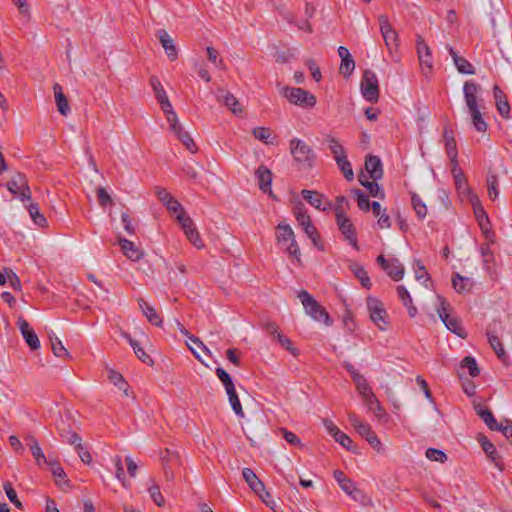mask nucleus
<instances>
[{"label": "nucleus", "mask_w": 512, "mask_h": 512, "mask_svg": "<svg viewBox=\"0 0 512 512\" xmlns=\"http://www.w3.org/2000/svg\"><path fill=\"white\" fill-rule=\"evenodd\" d=\"M305 312L315 321L323 322L327 326L332 325V319L326 309L321 306L307 291L301 290L298 293Z\"/></svg>", "instance_id": "nucleus-1"}, {"label": "nucleus", "mask_w": 512, "mask_h": 512, "mask_svg": "<svg viewBox=\"0 0 512 512\" xmlns=\"http://www.w3.org/2000/svg\"><path fill=\"white\" fill-rule=\"evenodd\" d=\"M290 152L301 168L310 169L313 167L316 155L313 149L304 141L298 138L290 140Z\"/></svg>", "instance_id": "nucleus-2"}, {"label": "nucleus", "mask_w": 512, "mask_h": 512, "mask_svg": "<svg viewBox=\"0 0 512 512\" xmlns=\"http://www.w3.org/2000/svg\"><path fill=\"white\" fill-rule=\"evenodd\" d=\"M281 94L291 104L302 108H312L316 105V97L302 88L284 87L281 90Z\"/></svg>", "instance_id": "nucleus-3"}, {"label": "nucleus", "mask_w": 512, "mask_h": 512, "mask_svg": "<svg viewBox=\"0 0 512 512\" xmlns=\"http://www.w3.org/2000/svg\"><path fill=\"white\" fill-rule=\"evenodd\" d=\"M438 300L440 302L439 307L437 308L438 315L446 328L459 336L462 339L467 337V333L464 328L461 326V322L458 318L450 316L448 310L450 308V304L445 300L444 297L438 296Z\"/></svg>", "instance_id": "nucleus-4"}, {"label": "nucleus", "mask_w": 512, "mask_h": 512, "mask_svg": "<svg viewBox=\"0 0 512 512\" xmlns=\"http://www.w3.org/2000/svg\"><path fill=\"white\" fill-rule=\"evenodd\" d=\"M361 93L365 100L377 103L379 100V86L376 74L371 70H365L361 80Z\"/></svg>", "instance_id": "nucleus-5"}, {"label": "nucleus", "mask_w": 512, "mask_h": 512, "mask_svg": "<svg viewBox=\"0 0 512 512\" xmlns=\"http://www.w3.org/2000/svg\"><path fill=\"white\" fill-rule=\"evenodd\" d=\"M336 222L339 230L343 234L344 238L357 250V235L356 230L351 222L350 218L347 217L343 209L336 208Z\"/></svg>", "instance_id": "nucleus-6"}, {"label": "nucleus", "mask_w": 512, "mask_h": 512, "mask_svg": "<svg viewBox=\"0 0 512 512\" xmlns=\"http://www.w3.org/2000/svg\"><path fill=\"white\" fill-rule=\"evenodd\" d=\"M366 302L367 309L373 323L377 325L380 330H385L387 325V312L383 306V303L374 297H368Z\"/></svg>", "instance_id": "nucleus-7"}, {"label": "nucleus", "mask_w": 512, "mask_h": 512, "mask_svg": "<svg viewBox=\"0 0 512 512\" xmlns=\"http://www.w3.org/2000/svg\"><path fill=\"white\" fill-rule=\"evenodd\" d=\"M177 220L181 225L187 239L197 248L201 249L204 247V243L200 237L199 232L197 231L193 220L185 215V213H181L177 215Z\"/></svg>", "instance_id": "nucleus-8"}, {"label": "nucleus", "mask_w": 512, "mask_h": 512, "mask_svg": "<svg viewBox=\"0 0 512 512\" xmlns=\"http://www.w3.org/2000/svg\"><path fill=\"white\" fill-rule=\"evenodd\" d=\"M378 21L384 42L392 53L398 47V33L393 29L386 15H379Z\"/></svg>", "instance_id": "nucleus-9"}, {"label": "nucleus", "mask_w": 512, "mask_h": 512, "mask_svg": "<svg viewBox=\"0 0 512 512\" xmlns=\"http://www.w3.org/2000/svg\"><path fill=\"white\" fill-rule=\"evenodd\" d=\"M498 329H501V323L497 320H494L492 323L489 324L487 328V337L488 342L492 349L495 351L497 357L504 363L507 364L508 362V356L503 348V345L498 338V336L495 335V333L498 331Z\"/></svg>", "instance_id": "nucleus-10"}, {"label": "nucleus", "mask_w": 512, "mask_h": 512, "mask_svg": "<svg viewBox=\"0 0 512 512\" xmlns=\"http://www.w3.org/2000/svg\"><path fill=\"white\" fill-rule=\"evenodd\" d=\"M481 86L472 81H466L463 85L464 100L468 110L481 108L482 99L479 98Z\"/></svg>", "instance_id": "nucleus-11"}, {"label": "nucleus", "mask_w": 512, "mask_h": 512, "mask_svg": "<svg viewBox=\"0 0 512 512\" xmlns=\"http://www.w3.org/2000/svg\"><path fill=\"white\" fill-rule=\"evenodd\" d=\"M18 328L27 343V345L31 348V350H37L40 347V341L38 336L32 327H30L29 323L22 317H18L17 320Z\"/></svg>", "instance_id": "nucleus-12"}, {"label": "nucleus", "mask_w": 512, "mask_h": 512, "mask_svg": "<svg viewBox=\"0 0 512 512\" xmlns=\"http://www.w3.org/2000/svg\"><path fill=\"white\" fill-rule=\"evenodd\" d=\"M118 244L123 254L132 261H138L144 256V252L139 247L122 236H118Z\"/></svg>", "instance_id": "nucleus-13"}, {"label": "nucleus", "mask_w": 512, "mask_h": 512, "mask_svg": "<svg viewBox=\"0 0 512 512\" xmlns=\"http://www.w3.org/2000/svg\"><path fill=\"white\" fill-rule=\"evenodd\" d=\"M416 46L419 62L422 69L426 67L428 72H430L433 67L430 48L428 47V45L425 43L421 36H418Z\"/></svg>", "instance_id": "nucleus-14"}, {"label": "nucleus", "mask_w": 512, "mask_h": 512, "mask_svg": "<svg viewBox=\"0 0 512 512\" xmlns=\"http://www.w3.org/2000/svg\"><path fill=\"white\" fill-rule=\"evenodd\" d=\"M156 35H157L162 47L164 48V50L167 54V57L171 61L176 60L178 57V51L174 44L173 39L170 37L168 32L165 29H160L157 31Z\"/></svg>", "instance_id": "nucleus-15"}, {"label": "nucleus", "mask_w": 512, "mask_h": 512, "mask_svg": "<svg viewBox=\"0 0 512 512\" xmlns=\"http://www.w3.org/2000/svg\"><path fill=\"white\" fill-rule=\"evenodd\" d=\"M479 442L482 446V449L487 454V456L490 458V460L494 463V465L499 469H504V463L501 459V456L498 454L496 447L494 444L485 436H482L479 439Z\"/></svg>", "instance_id": "nucleus-16"}, {"label": "nucleus", "mask_w": 512, "mask_h": 512, "mask_svg": "<svg viewBox=\"0 0 512 512\" xmlns=\"http://www.w3.org/2000/svg\"><path fill=\"white\" fill-rule=\"evenodd\" d=\"M447 50L452 57L454 65L456 66L459 73L467 75L475 74V68L468 60L458 55L457 52L449 45H447Z\"/></svg>", "instance_id": "nucleus-17"}, {"label": "nucleus", "mask_w": 512, "mask_h": 512, "mask_svg": "<svg viewBox=\"0 0 512 512\" xmlns=\"http://www.w3.org/2000/svg\"><path fill=\"white\" fill-rule=\"evenodd\" d=\"M138 305L143 313V315L147 318L150 324L162 327L163 320L159 313L151 306L148 302H146L143 298L138 299Z\"/></svg>", "instance_id": "nucleus-18"}, {"label": "nucleus", "mask_w": 512, "mask_h": 512, "mask_svg": "<svg viewBox=\"0 0 512 512\" xmlns=\"http://www.w3.org/2000/svg\"><path fill=\"white\" fill-rule=\"evenodd\" d=\"M333 475L335 480L338 482L340 488L346 494L352 496L354 500H357L356 494L360 493V491L356 488L352 480L347 478L345 474L340 470H335Z\"/></svg>", "instance_id": "nucleus-19"}, {"label": "nucleus", "mask_w": 512, "mask_h": 512, "mask_svg": "<svg viewBox=\"0 0 512 512\" xmlns=\"http://www.w3.org/2000/svg\"><path fill=\"white\" fill-rule=\"evenodd\" d=\"M365 169L373 180H379L383 176L382 163L378 156H367L365 160Z\"/></svg>", "instance_id": "nucleus-20"}, {"label": "nucleus", "mask_w": 512, "mask_h": 512, "mask_svg": "<svg viewBox=\"0 0 512 512\" xmlns=\"http://www.w3.org/2000/svg\"><path fill=\"white\" fill-rule=\"evenodd\" d=\"M255 176L258 179L260 190L264 193H269L270 195H272V172L267 167L261 165L255 171Z\"/></svg>", "instance_id": "nucleus-21"}, {"label": "nucleus", "mask_w": 512, "mask_h": 512, "mask_svg": "<svg viewBox=\"0 0 512 512\" xmlns=\"http://www.w3.org/2000/svg\"><path fill=\"white\" fill-rule=\"evenodd\" d=\"M474 214L482 232L485 234L487 239L491 240V237L493 236L491 224L482 204L475 205Z\"/></svg>", "instance_id": "nucleus-22"}, {"label": "nucleus", "mask_w": 512, "mask_h": 512, "mask_svg": "<svg viewBox=\"0 0 512 512\" xmlns=\"http://www.w3.org/2000/svg\"><path fill=\"white\" fill-rule=\"evenodd\" d=\"M242 475L245 482L248 484V486L254 493L265 492L264 483L258 478V476L252 469L244 468L242 470Z\"/></svg>", "instance_id": "nucleus-23"}, {"label": "nucleus", "mask_w": 512, "mask_h": 512, "mask_svg": "<svg viewBox=\"0 0 512 512\" xmlns=\"http://www.w3.org/2000/svg\"><path fill=\"white\" fill-rule=\"evenodd\" d=\"M358 180H359L360 184L362 186H364L369 191V194L372 197H377L380 199L385 198V193H384L383 189L376 182L377 180L368 181L367 176L363 172H361L359 174Z\"/></svg>", "instance_id": "nucleus-24"}, {"label": "nucleus", "mask_w": 512, "mask_h": 512, "mask_svg": "<svg viewBox=\"0 0 512 512\" xmlns=\"http://www.w3.org/2000/svg\"><path fill=\"white\" fill-rule=\"evenodd\" d=\"M53 91H54L55 101H56V105H57V109H58L59 113L63 116H67L68 113L70 112V107L68 104V100H67L66 96L64 95L60 84L55 83L53 85Z\"/></svg>", "instance_id": "nucleus-25"}, {"label": "nucleus", "mask_w": 512, "mask_h": 512, "mask_svg": "<svg viewBox=\"0 0 512 512\" xmlns=\"http://www.w3.org/2000/svg\"><path fill=\"white\" fill-rule=\"evenodd\" d=\"M452 285L458 293H468L472 290L474 282L469 277H463L459 273L452 276Z\"/></svg>", "instance_id": "nucleus-26"}, {"label": "nucleus", "mask_w": 512, "mask_h": 512, "mask_svg": "<svg viewBox=\"0 0 512 512\" xmlns=\"http://www.w3.org/2000/svg\"><path fill=\"white\" fill-rule=\"evenodd\" d=\"M219 102H222L233 114L240 115L243 111L238 99L230 92L218 95Z\"/></svg>", "instance_id": "nucleus-27"}, {"label": "nucleus", "mask_w": 512, "mask_h": 512, "mask_svg": "<svg viewBox=\"0 0 512 512\" xmlns=\"http://www.w3.org/2000/svg\"><path fill=\"white\" fill-rule=\"evenodd\" d=\"M301 195H302L303 199H305L313 207H315L319 210H326V207L322 206L323 201H324V196L322 194H320L319 192L303 189L301 191Z\"/></svg>", "instance_id": "nucleus-28"}, {"label": "nucleus", "mask_w": 512, "mask_h": 512, "mask_svg": "<svg viewBox=\"0 0 512 512\" xmlns=\"http://www.w3.org/2000/svg\"><path fill=\"white\" fill-rule=\"evenodd\" d=\"M476 414L485 422L489 429L495 430L498 428V424L496 419L494 418L492 412L482 406L481 404H477L474 406Z\"/></svg>", "instance_id": "nucleus-29"}, {"label": "nucleus", "mask_w": 512, "mask_h": 512, "mask_svg": "<svg viewBox=\"0 0 512 512\" xmlns=\"http://www.w3.org/2000/svg\"><path fill=\"white\" fill-rule=\"evenodd\" d=\"M398 297L402 300L403 305L407 308L410 317H415L417 314V308L413 305L412 297L408 290L400 285L397 287Z\"/></svg>", "instance_id": "nucleus-30"}, {"label": "nucleus", "mask_w": 512, "mask_h": 512, "mask_svg": "<svg viewBox=\"0 0 512 512\" xmlns=\"http://www.w3.org/2000/svg\"><path fill=\"white\" fill-rule=\"evenodd\" d=\"M387 274L395 281H399L404 276V266L400 263L398 259L389 260L388 265L385 267Z\"/></svg>", "instance_id": "nucleus-31"}, {"label": "nucleus", "mask_w": 512, "mask_h": 512, "mask_svg": "<svg viewBox=\"0 0 512 512\" xmlns=\"http://www.w3.org/2000/svg\"><path fill=\"white\" fill-rule=\"evenodd\" d=\"M350 270L353 272L355 277L360 281L361 285L364 288H366V289L371 288L372 283L370 281L367 271L365 270V268L362 265L354 262L350 265Z\"/></svg>", "instance_id": "nucleus-32"}, {"label": "nucleus", "mask_w": 512, "mask_h": 512, "mask_svg": "<svg viewBox=\"0 0 512 512\" xmlns=\"http://www.w3.org/2000/svg\"><path fill=\"white\" fill-rule=\"evenodd\" d=\"M53 354L59 358H71L69 351L65 348L62 341L55 335L49 334Z\"/></svg>", "instance_id": "nucleus-33"}, {"label": "nucleus", "mask_w": 512, "mask_h": 512, "mask_svg": "<svg viewBox=\"0 0 512 512\" xmlns=\"http://www.w3.org/2000/svg\"><path fill=\"white\" fill-rule=\"evenodd\" d=\"M327 143L336 162H338V159H344L347 157L344 147L340 144V142L337 139H335L334 137H328Z\"/></svg>", "instance_id": "nucleus-34"}, {"label": "nucleus", "mask_w": 512, "mask_h": 512, "mask_svg": "<svg viewBox=\"0 0 512 512\" xmlns=\"http://www.w3.org/2000/svg\"><path fill=\"white\" fill-rule=\"evenodd\" d=\"M468 111L471 115V121L474 128L478 132H485L487 130L488 125L486 121L483 119L481 108H474Z\"/></svg>", "instance_id": "nucleus-35"}, {"label": "nucleus", "mask_w": 512, "mask_h": 512, "mask_svg": "<svg viewBox=\"0 0 512 512\" xmlns=\"http://www.w3.org/2000/svg\"><path fill=\"white\" fill-rule=\"evenodd\" d=\"M225 390H226V393L228 395L229 403H230L233 411L235 412V414L237 416H239V417H244V412H243V409H242V405H241L240 400L238 398V395L236 393L235 386L230 387V388L225 389Z\"/></svg>", "instance_id": "nucleus-36"}, {"label": "nucleus", "mask_w": 512, "mask_h": 512, "mask_svg": "<svg viewBox=\"0 0 512 512\" xmlns=\"http://www.w3.org/2000/svg\"><path fill=\"white\" fill-rule=\"evenodd\" d=\"M26 177L17 172L8 182L7 189L14 195L18 194V191L26 184Z\"/></svg>", "instance_id": "nucleus-37"}, {"label": "nucleus", "mask_w": 512, "mask_h": 512, "mask_svg": "<svg viewBox=\"0 0 512 512\" xmlns=\"http://www.w3.org/2000/svg\"><path fill=\"white\" fill-rule=\"evenodd\" d=\"M28 208V211H29V214H30V217L32 218L33 222L40 226V227H45L47 226V219L45 218V216L40 212L39 210V207H38V204L36 203H31L29 204V206L27 207Z\"/></svg>", "instance_id": "nucleus-38"}, {"label": "nucleus", "mask_w": 512, "mask_h": 512, "mask_svg": "<svg viewBox=\"0 0 512 512\" xmlns=\"http://www.w3.org/2000/svg\"><path fill=\"white\" fill-rule=\"evenodd\" d=\"M294 214H295L298 224L302 227L303 230L305 229V227H309L312 224L311 218L306 213V210L304 209V206L302 203H300L295 208Z\"/></svg>", "instance_id": "nucleus-39"}, {"label": "nucleus", "mask_w": 512, "mask_h": 512, "mask_svg": "<svg viewBox=\"0 0 512 512\" xmlns=\"http://www.w3.org/2000/svg\"><path fill=\"white\" fill-rule=\"evenodd\" d=\"M254 137L258 139L259 141L264 142L265 144H274L273 140L269 139H275V137H272V130L268 127H257L254 128L252 131Z\"/></svg>", "instance_id": "nucleus-40"}, {"label": "nucleus", "mask_w": 512, "mask_h": 512, "mask_svg": "<svg viewBox=\"0 0 512 512\" xmlns=\"http://www.w3.org/2000/svg\"><path fill=\"white\" fill-rule=\"evenodd\" d=\"M150 482H151V485L147 489L148 493H149L150 497L152 498V500L154 501V503L157 506L161 507V506L164 505L165 500H164V497L162 496V494L160 492V487L155 482L154 479H151Z\"/></svg>", "instance_id": "nucleus-41"}, {"label": "nucleus", "mask_w": 512, "mask_h": 512, "mask_svg": "<svg viewBox=\"0 0 512 512\" xmlns=\"http://www.w3.org/2000/svg\"><path fill=\"white\" fill-rule=\"evenodd\" d=\"M277 229L280 231V233L277 235V241L279 243L290 242V240L295 238L294 232H293L292 228L290 227V225L280 223L277 226Z\"/></svg>", "instance_id": "nucleus-42"}, {"label": "nucleus", "mask_w": 512, "mask_h": 512, "mask_svg": "<svg viewBox=\"0 0 512 512\" xmlns=\"http://www.w3.org/2000/svg\"><path fill=\"white\" fill-rule=\"evenodd\" d=\"M356 389L363 398L367 397L368 394L372 393L371 387L367 383V380L363 375H359L353 379Z\"/></svg>", "instance_id": "nucleus-43"}, {"label": "nucleus", "mask_w": 512, "mask_h": 512, "mask_svg": "<svg viewBox=\"0 0 512 512\" xmlns=\"http://www.w3.org/2000/svg\"><path fill=\"white\" fill-rule=\"evenodd\" d=\"M461 368H467L471 377H476L480 374V369L476 363L475 358L466 356L460 363Z\"/></svg>", "instance_id": "nucleus-44"}, {"label": "nucleus", "mask_w": 512, "mask_h": 512, "mask_svg": "<svg viewBox=\"0 0 512 512\" xmlns=\"http://www.w3.org/2000/svg\"><path fill=\"white\" fill-rule=\"evenodd\" d=\"M150 85L155 93L157 101L166 100L168 98L160 80L156 76L150 78Z\"/></svg>", "instance_id": "nucleus-45"}, {"label": "nucleus", "mask_w": 512, "mask_h": 512, "mask_svg": "<svg viewBox=\"0 0 512 512\" xmlns=\"http://www.w3.org/2000/svg\"><path fill=\"white\" fill-rule=\"evenodd\" d=\"M445 146L448 156L451 158L452 163H457L456 141L453 136H449L447 132L444 134Z\"/></svg>", "instance_id": "nucleus-46"}, {"label": "nucleus", "mask_w": 512, "mask_h": 512, "mask_svg": "<svg viewBox=\"0 0 512 512\" xmlns=\"http://www.w3.org/2000/svg\"><path fill=\"white\" fill-rule=\"evenodd\" d=\"M304 232L311 239L313 245L318 250H321V251L324 250V246L320 240L319 233L313 224H311L309 227H305Z\"/></svg>", "instance_id": "nucleus-47"}, {"label": "nucleus", "mask_w": 512, "mask_h": 512, "mask_svg": "<svg viewBox=\"0 0 512 512\" xmlns=\"http://www.w3.org/2000/svg\"><path fill=\"white\" fill-rule=\"evenodd\" d=\"M411 200H412V205H413V208H414L417 216L420 219H424L427 214V208H426L425 203H423L422 199L415 193L412 194Z\"/></svg>", "instance_id": "nucleus-48"}, {"label": "nucleus", "mask_w": 512, "mask_h": 512, "mask_svg": "<svg viewBox=\"0 0 512 512\" xmlns=\"http://www.w3.org/2000/svg\"><path fill=\"white\" fill-rule=\"evenodd\" d=\"M336 164L348 181H352L354 179V172L347 157L344 159H338Z\"/></svg>", "instance_id": "nucleus-49"}, {"label": "nucleus", "mask_w": 512, "mask_h": 512, "mask_svg": "<svg viewBox=\"0 0 512 512\" xmlns=\"http://www.w3.org/2000/svg\"><path fill=\"white\" fill-rule=\"evenodd\" d=\"M176 136L191 153H196L197 146L191 136L184 129L177 133Z\"/></svg>", "instance_id": "nucleus-50"}, {"label": "nucleus", "mask_w": 512, "mask_h": 512, "mask_svg": "<svg viewBox=\"0 0 512 512\" xmlns=\"http://www.w3.org/2000/svg\"><path fill=\"white\" fill-rule=\"evenodd\" d=\"M352 193L355 195L358 207L362 211H369L371 202L368 199V196L360 189L352 190Z\"/></svg>", "instance_id": "nucleus-51"}, {"label": "nucleus", "mask_w": 512, "mask_h": 512, "mask_svg": "<svg viewBox=\"0 0 512 512\" xmlns=\"http://www.w3.org/2000/svg\"><path fill=\"white\" fill-rule=\"evenodd\" d=\"M33 457L36 460V463L41 466L42 464L52 465V460L47 459L42 452L39 443H34L33 447L30 448Z\"/></svg>", "instance_id": "nucleus-52"}, {"label": "nucleus", "mask_w": 512, "mask_h": 512, "mask_svg": "<svg viewBox=\"0 0 512 512\" xmlns=\"http://www.w3.org/2000/svg\"><path fill=\"white\" fill-rule=\"evenodd\" d=\"M354 69H355V62H354V59L352 56H349L348 58L341 60L339 71L344 77H346V78L349 77L352 74V72L354 71Z\"/></svg>", "instance_id": "nucleus-53"}, {"label": "nucleus", "mask_w": 512, "mask_h": 512, "mask_svg": "<svg viewBox=\"0 0 512 512\" xmlns=\"http://www.w3.org/2000/svg\"><path fill=\"white\" fill-rule=\"evenodd\" d=\"M60 436L70 445H78L81 443L80 436L70 429H59Z\"/></svg>", "instance_id": "nucleus-54"}, {"label": "nucleus", "mask_w": 512, "mask_h": 512, "mask_svg": "<svg viewBox=\"0 0 512 512\" xmlns=\"http://www.w3.org/2000/svg\"><path fill=\"white\" fill-rule=\"evenodd\" d=\"M333 438L336 442H338L341 446H343L347 450L352 451V452L355 451V449L352 445L353 444L352 439L347 434L342 432L341 430L339 432H337Z\"/></svg>", "instance_id": "nucleus-55"}, {"label": "nucleus", "mask_w": 512, "mask_h": 512, "mask_svg": "<svg viewBox=\"0 0 512 512\" xmlns=\"http://www.w3.org/2000/svg\"><path fill=\"white\" fill-rule=\"evenodd\" d=\"M487 184H488V196L491 200H495L499 195L498 177L496 175H490L487 178Z\"/></svg>", "instance_id": "nucleus-56"}, {"label": "nucleus", "mask_w": 512, "mask_h": 512, "mask_svg": "<svg viewBox=\"0 0 512 512\" xmlns=\"http://www.w3.org/2000/svg\"><path fill=\"white\" fill-rule=\"evenodd\" d=\"M131 347L134 350L135 355L145 364L152 365V358L144 351V349L140 346L139 342H132Z\"/></svg>", "instance_id": "nucleus-57"}, {"label": "nucleus", "mask_w": 512, "mask_h": 512, "mask_svg": "<svg viewBox=\"0 0 512 512\" xmlns=\"http://www.w3.org/2000/svg\"><path fill=\"white\" fill-rule=\"evenodd\" d=\"M425 455L430 461L444 463L447 460V455L442 450L436 448H428Z\"/></svg>", "instance_id": "nucleus-58"}, {"label": "nucleus", "mask_w": 512, "mask_h": 512, "mask_svg": "<svg viewBox=\"0 0 512 512\" xmlns=\"http://www.w3.org/2000/svg\"><path fill=\"white\" fill-rule=\"evenodd\" d=\"M3 488L10 502H12L17 508L22 509V502L17 498L16 491L12 487V484L10 482H5Z\"/></svg>", "instance_id": "nucleus-59"}, {"label": "nucleus", "mask_w": 512, "mask_h": 512, "mask_svg": "<svg viewBox=\"0 0 512 512\" xmlns=\"http://www.w3.org/2000/svg\"><path fill=\"white\" fill-rule=\"evenodd\" d=\"M453 164H454V167H453L452 173H453V177H454L457 189L458 190L468 189L463 172L461 170L457 169V163H453Z\"/></svg>", "instance_id": "nucleus-60"}, {"label": "nucleus", "mask_w": 512, "mask_h": 512, "mask_svg": "<svg viewBox=\"0 0 512 512\" xmlns=\"http://www.w3.org/2000/svg\"><path fill=\"white\" fill-rule=\"evenodd\" d=\"M216 375L224 385L225 389L235 386L229 373L222 367L216 368Z\"/></svg>", "instance_id": "nucleus-61"}, {"label": "nucleus", "mask_w": 512, "mask_h": 512, "mask_svg": "<svg viewBox=\"0 0 512 512\" xmlns=\"http://www.w3.org/2000/svg\"><path fill=\"white\" fill-rule=\"evenodd\" d=\"M280 432L282 433V436L283 438L291 445L293 446H299V447H302V443H301V440L299 439V437L291 432V431H288L287 429L285 428H281L280 429Z\"/></svg>", "instance_id": "nucleus-62"}, {"label": "nucleus", "mask_w": 512, "mask_h": 512, "mask_svg": "<svg viewBox=\"0 0 512 512\" xmlns=\"http://www.w3.org/2000/svg\"><path fill=\"white\" fill-rule=\"evenodd\" d=\"M495 431H501L504 436L512 442V421L509 419L503 420L498 424V428Z\"/></svg>", "instance_id": "nucleus-63"}, {"label": "nucleus", "mask_w": 512, "mask_h": 512, "mask_svg": "<svg viewBox=\"0 0 512 512\" xmlns=\"http://www.w3.org/2000/svg\"><path fill=\"white\" fill-rule=\"evenodd\" d=\"M97 196H98V201H99L100 206L105 207L108 204L109 205L113 204V200L105 188L99 187L97 189Z\"/></svg>", "instance_id": "nucleus-64"}]
</instances>
